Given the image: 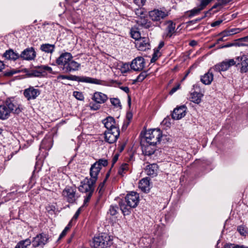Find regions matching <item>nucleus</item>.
Instances as JSON below:
<instances>
[{"label": "nucleus", "instance_id": "nucleus-1", "mask_svg": "<svg viewBox=\"0 0 248 248\" xmlns=\"http://www.w3.org/2000/svg\"><path fill=\"white\" fill-rule=\"evenodd\" d=\"M108 165L107 159H99L92 165L90 169V178L86 177L80 183L78 187L80 192L85 193L86 196L84 197V202L82 206H87L89 202L94 190V185L98 179V176L102 167Z\"/></svg>", "mask_w": 248, "mask_h": 248}, {"label": "nucleus", "instance_id": "nucleus-2", "mask_svg": "<svg viewBox=\"0 0 248 248\" xmlns=\"http://www.w3.org/2000/svg\"><path fill=\"white\" fill-rule=\"evenodd\" d=\"M73 58L69 52L62 53L56 59V62L65 73L78 71L80 64L73 60Z\"/></svg>", "mask_w": 248, "mask_h": 248}, {"label": "nucleus", "instance_id": "nucleus-3", "mask_svg": "<svg viewBox=\"0 0 248 248\" xmlns=\"http://www.w3.org/2000/svg\"><path fill=\"white\" fill-rule=\"evenodd\" d=\"M22 110L21 106L13 98H8L0 105V119L6 120L10 114H19Z\"/></svg>", "mask_w": 248, "mask_h": 248}, {"label": "nucleus", "instance_id": "nucleus-4", "mask_svg": "<svg viewBox=\"0 0 248 248\" xmlns=\"http://www.w3.org/2000/svg\"><path fill=\"white\" fill-rule=\"evenodd\" d=\"M166 136H163L161 131L159 129H150L147 131L144 134V139L147 144L155 146L160 143L162 138Z\"/></svg>", "mask_w": 248, "mask_h": 248}, {"label": "nucleus", "instance_id": "nucleus-5", "mask_svg": "<svg viewBox=\"0 0 248 248\" xmlns=\"http://www.w3.org/2000/svg\"><path fill=\"white\" fill-rule=\"evenodd\" d=\"M93 243L95 248H107L111 246L113 242L110 236L104 233L94 237Z\"/></svg>", "mask_w": 248, "mask_h": 248}, {"label": "nucleus", "instance_id": "nucleus-6", "mask_svg": "<svg viewBox=\"0 0 248 248\" xmlns=\"http://www.w3.org/2000/svg\"><path fill=\"white\" fill-rule=\"evenodd\" d=\"M169 13L167 10L154 9L149 12V15L151 19L155 22L156 24L161 23V20L169 16Z\"/></svg>", "mask_w": 248, "mask_h": 248}, {"label": "nucleus", "instance_id": "nucleus-7", "mask_svg": "<svg viewBox=\"0 0 248 248\" xmlns=\"http://www.w3.org/2000/svg\"><path fill=\"white\" fill-rule=\"evenodd\" d=\"M49 240V236L48 234L45 232L40 233L33 238L31 241L32 246L34 248L37 247L43 248L46 245Z\"/></svg>", "mask_w": 248, "mask_h": 248}, {"label": "nucleus", "instance_id": "nucleus-8", "mask_svg": "<svg viewBox=\"0 0 248 248\" xmlns=\"http://www.w3.org/2000/svg\"><path fill=\"white\" fill-rule=\"evenodd\" d=\"M73 81H76L78 82H84L97 85H107L106 82L104 80L86 76H77L74 75Z\"/></svg>", "mask_w": 248, "mask_h": 248}, {"label": "nucleus", "instance_id": "nucleus-9", "mask_svg": "<svg viewBox=\"0 0 248 248\" xmlns=\"http://www.w3.org/2000/svg\"><path fill=\"white\" fill-rule=\"evenodd\" d=\"M105 140L108 143L115 142L120 135L118 128H112L111 129L107 130L104 133Z\"/></svg>", "mask_w": 248, "mask_h": 248}, {"label": "nucleus", "instance_id": "nucleus-10", "mask_svg": "<svg viewBox=\"0 0 248 248\" xmlns=\"http://www.w3.org/2000/svg\"><path fill=\"white\" fill-rule=\"evenodd\" d=\"M237 66L240 68L241 73L248 71V55L240 54L236 57Z\"/></svg>", "mask_w": 248, "mask_h": 248}, {"label": "nucleus", "instance_id": "nucleus-11", "mask_svg": "<svg viewBox=\"0 0 248 248\" xmlns=\"http://www.w3.org/2000/svg\"><path fill=\"white\" fill-rule=\"evenodd\" d=\"M41 93L40 91L34 88V87L30 86L26 89L23 92V94L28 100H34Z\"/></svg>", "mask_w": 248, "mask_h": 248}, {"label": "nucleus", "instance_id": "nucleus-12", "mask_svg": "<svg viewBox=\"0 0 248 248\" xmlns=\"http://www.w3.org/2000/svg\"><path fill=\"white\" fill-rule=\"evenodd\" d=\"M62 195L69 203H74L76 201V190L73 187H66L62 191Z\"/></svg>", "mask_w": 248, "mask_h": 248}, {"label": "nucleus", "instance_id": "nucleus-13", "mask_svg": "<svg viewBox=\"0 0 248 248\" xmlns=\"http://www.w3.org/2000/svg\"><path fill=\"white\" fill-rule=\"evenodd\" d=\"M145 62L142 57H137L131 62L130 66L134 71H141L145 67Z\"/></svg>", "mask_w": 248, "mask_h": 248}, {"label": "nucleus", "instance_id": "nucleus-14", "mask_svg": "<svg viewBox=\"0 0 248 248\" xmlns=\"http://www.w3.org/2000/svg\"><path fill=\"white\" fill-rule=\"evenodd\" d=\"M127 206L130 207H136L139 202V195L135 192H131L125 197Z\"/></svg>", "mask_w": 248, "mask_h": 248}, {"label": "nucleus", "instance_id": "nucleus-15", "mask_svg": "<svg viewBox=\"0 0 248 248\" xmlns=\"http://www.w3.org/2000/svg\"><path fill=\"white\" fill-rule=\"evenodd\" d=\"M36 55V52L34 48L31 47L24 50L21 54H19V58L24 60L31 61L35 59Z\"/></svg>", "mask_w": 248, "mask_h": 248}, {"label": "nucleus", "instance_id": "nucleus-16", "mask_svg": "<svg viewBox=\"0 0 248 248\" xmlns=\"http://www.w3.org/2000/svg\"><path fill=\"white\" fill-rule=\"evenodd\" d=\"M135 46L139 50L145 51L150 49L149 39L147 37L140 38L135 43Z\"/></svg>", "mask_w": 248, "mask_h": 248}, {"label": "nucleus", "instance_id": "nucleus-17", "mask_svg": "<svg viewBox=\"0 0 248 248\" xmlns=\"http://www.w3.org/2000/svg\"><path fill=\"white\" fill-rule=\"evenodd\" d=\"M186 108L185 106L175 108L171 114L173 119L179 120L186 115Z\"/></svg>", "mask_w": 248, "mask_h": 248}, {"label": "nucleus", "instance_id": "nucleus-18", "mask_svg": "<svg viewBox=\"0 0 248 248\" xmlns=\"http://www.w3.org/2000/svg\"><path fill=\"white\" fill-rule=\"evenodd\" d=\"M158 166L156 164H151L147 166L145 169L146 174L152 177L156 176L158 172Z\"/></svg>", "mask_w": 248, "mask_h": 248}, {"label": "nucleus", "instance_id": "nucleus-19", "mask_svg": "<svg viewBox=\"0 0 248 248\" xmlns=\"http://www.w3.org/2000/svg\"><path fill=\"white\" fill-rule=\"evenodd\" d=\"M213 71V68H212L207 73L201 76V81L202 83L205 85H210L211 83L214 78Z\"/></svg>", "mask_w": 248, "mask_h": 248}, {"label": "nucleus", "instance_id": "nucleus-20", "mask_svg": "<svg viewBox=\"0 0 248 248\" xmlns=\"http://www.w3.org/2000/svg\"><path fill=\"white\" fill-rule=\"evenodd\" d=\"M2 57L6 60L16 61L19 58V54L18 53L15 52L13 49H9L6 50V51L3 54Z\"/></svg>", "mask_w": 248, "mask_h": 248}, {"label": "nucleus", "instance_id": "nucleus-21", "mask_svg": "<svg viewBox=\"0 0 248 248\" xmlns=\"http://www.w3.org/2000/svg\"><path fill=\"white\" fill-rule=\"evenodd\" d=\"M108 98L107 95L98 92L94 93L92 98L93 101L99 104L105 103Z\"/></svg>", "mask_w": 248, "mask_h": 248}, {"label": "nucleus", "instance_id": "nucleus-22", "mask_svg": "<svg viewBox=\"0 0 248 248\" xmlns=\"http://www.w3.org/2000/svg\"><path fill=\"white\" fill-rule=\"evenodd\" d=\"M139 187L144 192H148L150 190V180L148 178L146 177L142 179L140 181Z\"/></svg>", "mask_w": 248, "mask_h": 248}, {"label": "nucleus", "instance_id": "nucleus-23", "mask_svg": "<svg viewBox=\"0 0 248 248\" xmlns=\"http://www.w3.org/2000/svg\"><path fill=\"white\" fill-rule=\"evenodd\" d=\"M105 127L107 130L112 129V128H117L115 126V120L114 119L110 116L108 117L102 121Z\"/></svg>", "mask_w": 248, "mask_h": 248}, {"label": "nucleus", "instance_id": "nucleus-24", "mask_svg": "<svg viewBox=\"0 0 248 248\" xmlns=\"http://www.w3.org/2000/svg\"><path fill=\"white\" fill-rule=\"evenodd\" d=\"M167 27L166 28L167 36L171 37L175 32V24L172 21L169 20L166 22Z\"/></svg>", "mask_w": 248, "mask_h": 248}, {"label": "nucleus", "instance_id": "nucleus-25", "mask_svg": "<svg viewBox=\"0 0 248 248\" xmlns=\"http://www.w3.org/2000/svg\"><path fill=\"white\" fill-rule=\"evenodd\" d=\"M38 72H40V76L44 77L46 75V72L47 71L49 73L54 74L53 71H52V69L51 67L48 66L47 65H41L38 67H36Z\"/></svg>", "mask_w": 248, "mask_h": 248}, {"label": "nucleus", "instance_id": "nucleus-26", "mask_svg": "<svg viewBox=\"0 0 248 248\" xmlns=\"http://www.w3.org/2000/svg\"><path fill=\"white\" fill-rule=\"evenodd\" d=\"M155 146L147 144L146 145H142V150L146 155H153L155 150Z\"/></svg>", "mask_w": 248, "mask_h": 248}, {"label": "nucleus", "instance_id": "nucleus-27", "mask_svg": "<svg viewBox=\"0 0 248 248\" xmlns=\"http://www.w3.org/2000/svg\"><path fill=\"white\" fill-rule=\"evenodd\" d=\"M229 69L228 66L225 61L216 64L213 67V69L215 72H220L221 71H225Z\"/></svg>", "mask_w": 248, "mask_h": 248}, {"label": "nucleus", "instance_id": "nucleus-28", "mask_svg": "<svg viewBox=\"0 0 248 248\" xmlns=\"http://www.w3.org/2000/svg\"><path fill=\"white\" fill-rule=\"evenodd\" d=\"M55 45L44 44L41 45L40 49L46 53H52L55 49Z\"/></svg>", "mask_w": 248, "mask_h": 248}, {"label": "nucleus", "instance_id": "nucleus-29", "mask_svg": "<svg viewBox=\"0 0 248 248\" xmlns=\"http://www.w3.org/2000/svg\"><path fill=\"white\" fill-rule=\"evenodd\" d=\"M203 94L200 93L194 92L191 93L190 100L196 104H199L202 100Z\"/></svg>", "mask_w": 248, "mask_h": 248}, {"label": "nucleus", "instance_id": "nucleus-30", "mask_svg": "<svg viewBox=\"0 0 248 248\" xmlns=\"http://www.w3.org/2000/svg\"><path fill=\"white\" fill-rule=\"evenodd\" d=\"M52 139L51 138L44 139L41 142L40 144V148L49 150L52 147Z\"/></svg>", "mask_w": 248, "mask_h": 248}, {"label": "nucleus", "instance_id": "nucleus-31", "mask_svg": "<svg viewBox=\"0 0 248 248\" xmlns=\"http://www.w3.org/2000/svg\"><path fill=\"white\" fill-rule=\"evenodd\" d=\"M240 31V29L238 28L232 29L229 30H225L220 33L219 35L224 37L232 35L233 34H236Z\"/></svg>", "mask_w": 248, "mask_h": 248}, {"label": "nucleus", "instance_id": "nucleus-32", "mask_svg": "<svg viewBox=\"0 0 248 248\" xmlns=\"http://www.w3.org/2000/svg\"><path fill=\"white\" fill-rule=\"evenodd\" d=\"M31 243L32 244L31 240L27 238L19 241L15 248H28L29 247L31 246Z\"/></svg>", "mask_w": 248, "mask_h": 248}, {"label": "nucleus", "instance_id": "nucleus-33", "mask_svg": "<svg viewBox=\"0 0 248 248\" xmlns=\"http://www.w3.org/2000/svg\"><path fill=\"white\" fill-rule=\"evenodd\" d=\"M137 22L139 25L145 29H153V27H154V25L151 21L145 18L141 20H138Z\"/></svg>", "mask_w": 248, "mask_h": 248}, {"label": "nucleus", "instance_id": "nucleus-34", "mask_svg": "<svg viewBox=\"0 0 248 248\" xmlns=\"http://www.w3.org/2000/svg\"><path fill=\"white\" fill-rule=\"evenodd\" d=\"M146 11L143 8L136 9L135 11V14L137 16L140 17V20H143L145 18L146 16Z\"/></svg>", "mask_w": 248, "mask_h": 248}, {"label": "nucleus", "instance_id": "nucleus-35", "mask_svg": "<svg viewBox=\"0 0 248 248\" xmlns=\"http://www.w3.org/2000/svg\"><path fill=\"white\" fill-rule=\"evenodd\" d=\"M110 103L112 106L116 108H122V107L121 105L120 100L117 98H112L110 99Z\"/></svg>", "mask_w": 248, "mask_h": 248}, {"label": "nucleus", "instance_id": "nucleus-36", "mask_svg": "<svg viewBox=\"0 0 248 248\" xmlns=\"http://www.w3.org/2000/svg\"><path fill=\"white\" fill-rule=\"evenodd\" d=\"M40 72L36 68L28 72L27 75L30 77H41Z\"/></svg>", "mask_w": 248, "mask_h": 248}, {"label": "nucleus", "instance_id": "nucleus-37", "mask_svg": "<svg viewBox=\"0 0 248 248\" xmlns=\"http://www.w3.org/2000/svg\"><path fill=\"white\" fill-rule=\"evenodd\" d=\"M147 74L146 71L141 72L140 74V75L137 77V78L134 80V82L142 81L147 77Z\"/></svg>", "mask_w": 248, "mask_h": 248}, {"label": "nucleus", "instance_id": "nucleus-38", "mask_svg": "<svg viewBox=\"0 0 248 248\" xmlns=\"http://www.w3.org/2000/svg\"><path fill=\"white\" fill-rule=\"evenodd\" d=\"M115 200L118 202L120 206V209L121 210L122 213L124 215V204L122 198L117 197L115 198Z\"/></svg>", "mask_w": 248, "mask_h": 248}, {"label": "nucleus", "instance_id": "nucleus-39", "mask_svg": "<svg viewBox=\"0 0 248 248\" xmlns=\"http://www.w3.org/2000/svg\"><path fill=\"white\" fill-rule=\"evenodd\" d=\"M133 118V114L130 111H128L126 113V122H125V128L129 124Z\"/></svg>", "mask_w": 248, "mask_h": 248}, {"label": "nucleus", "instance_id": "nucleus-40", "mask_svg": "<svg viewBox=\"0 0 248 248\" xmlns=\"http://www.w3.org/2000/svg\"><path fill=\"white\" fill-rule=\"evenodd\" d=\"M130 33H131V37L133 38H134V39H135V42L137 40H138L139 39L141 38L140 36V34L139 32V31H135L134 30H131Z\"/></svg>", "mask_w": 248, "mask_h": 248}, {"label": "nucleus", "instance_id": "nucleus-41", "mask_svg": "<svg viewBox=\"0 0 248 248\" xmlns=\"http://www.w3.org/2000/svg\"><path fill=\"white\" fill-rule=\"evenodd\" d=\"M100 104L95 102H91L89 104V108L92 110H97L100 108Z\"/></svg>", "mask_w": 248, "mask_h": 248}, {"label": "nucleus", "instance_id": "nucleus-42", "mask_svg": "<svg viewBox=\"0 0 248 248\" xmlns=\"http://www.w3.org/2000/svg\"><path fill=\"white\" fill-rule=\"evenodd\" d=\"M71 221L68 223L67 226L64 228V229L62 231V233L60 234L58 240L62 239L66 235L67 231L69 230L71 226Z\"/></svg>", "mask_w": 248, "mask_h": 248}, {"label": "nucleus", "instance_id": "nucleus-43", "mask_svg": "<svg viewBox=\"0 0 248 248\" xmlns=\"http://www.w3.org/2000/svg\"><path fill=\"white\" fill-rule=\"evenodd\" d=\"M118 207L117 205H111L110 206L108 213L111 216H114L117 213Z\"/></svg>", "mask_w": 248, "mask_h": 248}, {"label": "nucleus", "instance_id": "nucleus-44", "mask_svg": "<svg viewBox=\"0 0 248 248\" xmlns=\"http://www.w3.org/2000/svg\"><path fill=\"white\" fill-rule=\"evenodd\" d=\"M73 96L78 100L82 101L84 99L83 94L81 92L75 91L73 92Z\"/></svg>", "mask_w": 248, "mask_h": 248}, {"label": "nucleus", "instance_id": "nucleus-45", "mask_svg": "<svg viewBox=\"0 0 248 248\" xmlns=\"http://www.w3.org/2000/svg\"><path fill=\"white\" fill-rule=\"evenodd\" d=\"M201 10H202L200 7L193 9L192 10L189 11L190 14L189 15V16L192 17L195 15H197L201 12Z\"/></svg>", "mask_w": 248, "mask_h": 248}, {"label": "nucleus", "instance_id": "nucleus-46", "mask_svg": "<svg viewBox=\"0 0 248 248\" xmlns=\"http://www.w3.org/2000/svg\"><path fill=\"white\" fill-rule=\"evenodd\" d=\"M106 183V180H104L99 185L97 188V191L98 192L100 195H102L104 190V186Z\"/></svg>", "mask_w": 248, "mask_h": 248}, {"label": "nucleus", "instance_id": "nucleus-47", "mask_svg": "<svg viewBox=\"0 0 248 248\" xmlns=\"http://www.w3.org/2000/svg\"><path fill=\"white\" fill-rule=\"evenodd\" d=\"M19 72V71L16 70L15 69H9L5 71L4 75L6 77H10Z\"/></svg>", "mask_w": 248, "mask_h": 248}, {"label": "nucleus", "instance_id": "nucleus-48", "mask_svg": "<svg viewBox=\"0 0 248 248\" xmlns=\"http://www.w3.org/2000/svg\"><path fill=\"white\" fill-rule=\"evenodd\" d=\"M161 55L160 52H159V50H156V51H155L152 58L151 60V62H155L159 57H160Z\"/></svg>", "mask_w": 248, "mask_h": 248}, {"label": "nucleus", "instance_id": "nucleus-49", "mask_svg": "<svg viewBox=\"0 0 248 248\" xmlns=\"http://www.w3.org/2000/svg\"><path fill=\"white\" fill-rule=\"evenodd\" d=\"M74 75H70V76H66V75H59L57 77V79H68L70 80L73 81Z\"/></svg>", "mask_w": 248, "mask_h": 248}, {"label": "nucleus", "instance_id": "nucleus-50", "mask_svg": "<svg viewBox=\"0 0 248 248\" xmlns=\"http://www.w3.org/2000/svg\"><path fill=\"white\" fill-rule=\"evenodd\" d=\"M237 231L242 235H246L247 233V231L245 228L243 226H239L237 227Z\"/></svg>", "mask_w": 248, "mask_h": 248}, {"label": "nucleus", "instance_id": "nucleus-51", "mask_svg": "<svg viewBox=\"0 0 248 248\" xmlns=\"http://www.w3.org/2000/svg\"><path fill=\"white\" fill-rule=\"evenodd\" d=\"M212 0H202L199 7L203 9Z\"/></svg>", "mask_w": 248, "mask_h": 248}, {"label": "nucleus", "instance_id": "nucleus-52", "mask_svg": "<svg viewBox=\"0 0 248 248\" xmlns=\"http://www.w3.org/2000/svg\"><path fill=\"white\" fill-rule=\"evenodd\" d=\"M225 62H226V63L228 65L229 68L234 65H236L237 66L236 58H235V61L233 59H231L226 60Z\"/></svg>", "mask_w": 248, "mask_h": 248}, {"label": "nucleus", "instance_id": "nucleus-53", "mask_svg": "<svg viewBox=\"0 0 248 248\" xmlns=\"http://www.w3.org/2000/svg\"><path fill=\"white\" fill-rule=\"evenodd\" d=\"M133 1L139 7H142L145 5L146 0H133Z\"/></svg>", "mask_w": 248, "mask_h": 248}, {"label": "nucleus", "instance_id": "nucleus-54", "mask_svg": "<svg viewBox=\"0 0 248 248\" xmlns=\"http://www.w3.org/2000/svg\"><path fill=\"white\" fill-rule=\"evenodd\" d=\"M17 191V190H16V191H12L11 192L8 193L7 195V197L9 199L15 198L16 197V195L17 194V193H16V192Z\"/></svg>", "mask_w": 248, "mask_h": 248}, {"label": "nucleus", "instance_id": "nucleus-55", "mask_svg": "<svg viewBox=\"0 0 248 248\" xmlns=\"http://www.w3.org/2000/svg\"><path fill=\"white\" fill-rule=\"evenodd\" d=\"M119 157V154L116 153L114 155L112 160V167H113L114 164L118 161Z\"/></svg>", "mask_w": 248, "mask_h": 248}, {"label": "nucleus", "instance_id": "nucleus-56", "mask_svg": "<svg viewBox=\"0 0 248 248\" xmlns=\"http://www.w3.org/2000/svg\"><path fill=\"white\" fill-rule=\"evenodd\" d=\"M205 16H206V15H205L204 16H202V17L201 18H198L195 19H194V20H191V21H189L188 23L189 24H195V23H196L197 22L200 21L203 18H204Z\"/></svg>", "mask_w": 248, "mask_h": 248}, {"label": "nucleus", "instance_id": "nucleus-57", "mask_svg": "<svg viewBox=\"0 0 248 248\" xmlns=\"http://www.w3.org/2000/svg\"><path fill=\"white\" fill-rule=\"evenodd\" d=\"M180 87V84H178L175 87H174L172 88V89L170 91L169 94L172 95L176 91H177Z\"/></svg>", "mask_w": 248, "mask_h": 248}, {"label": "nucleus", "instance_id": "nucleus-58", "mask_svg": "<svg viewBox=\"0 0 248 248\" xmlns=\"http://www.w3.org/2000/svg\"><path fill=\"white\" fill-rule=\"evenodd\" d=\"M124 163H123L121 167H120L119 170H118V173L120 175H121V176H123L124 175Z\"/></svg>", "mask_w": 248, "mask_h": 248}, {"label": "nucleus", "instance_id": "nucleus-59", "mask_svg": "<svg viewBox=\"0 0 248 248\" xmlns=\"http://www.w3.org/2000/svg\"><path fill=\"white\" fill-rule=\"evenodd\" d=\"M81 208H82V207H80V208H79L78 209V210L76 211V213L75 214L74 216H73L72 220L77 219L78 218L79 215L80 214Z\"/></svg>", "mask_w": 248, "mask_h": 248}, {"label": "nucleus", "instance_id": "nucleus-60", "mask_svg": "<svg viewBox=\"0 0 248 248\" xmlns=\"http://www.w3.org/2000/svg\"><path fill=\"white\" fill-rule=\"evenodd\" d=\"M224 248H236V244L228 243L224 245Z\"/></svg>", "mask_w": 248, "mask_h": 248}, {"label": "nucleus", "instance_id": "nucleus-61", "mask_svg": "<svg viewBox=\"0 0 248 248\" xmlns=\"http://www.w3.org/2000/svg\"><path fill=\"white\" fill-rule=\"evenodd\" d=\"M222 22V20H218L217 21H216L213 22L211 25L212 27L217 26H219Z\"/></svg>", "mask_w": 248, "mask_h": 248}, {"label": "nucleus", "instance_id": "nucleus-62", "mask_svg": "<svg viewBox=\"0 0 248 248\" xmlns=\"http://www.w3.org/2000/svg\"><path fill=\"white\" fill-rule=\"evenodd\" d=\"M231 0H218V4L219 5H225L229 2L231 1Z\"/></svg>", "mask_w": 248, "mask_h": 248}, {"label": "nucleus", "instance_id": "nucleus-63", "mask_svg": "<svg viewBox=\"0 0 248 248\" xmlns=\"http://www.w3.org/2000/svg\"><path fill=\"white\" fill-rule=\"evenodd\" d=\"M5 65L3 62L0 60V72L4 68Z\"/></svg>", "mask_w": 248, "mask_h": 248}, {"label": "nucleus", "instance_id": "nucleus-64", "mask_svg": "<svg viewBox=\"0 0 248 248\" xmlns=\"http://www.w3.org/2000/svg\"><path fill=\"white\" fill-rule=\"evenodd\" d=\"M236 248H248V247L244 245H239L236 244Z\"/></svg>", "mask_w": 248, "mask_h": 248}]
</instances>
